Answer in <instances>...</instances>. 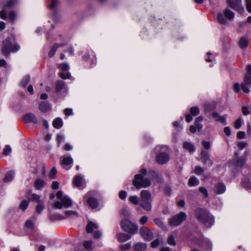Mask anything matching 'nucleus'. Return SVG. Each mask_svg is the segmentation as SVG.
Returning a JSON list of instances; mask_svg holds the SVG:
<instances>
[{"instance_id": "f257e3e1", "label": "nucleus", "mask_w": 251, "mask_h": 251, "mask_svg": "<svg viewBox=\"0 0 251 251\" xmlns=\"http://www.w3.org/2000/svg\"><path fill=\"white\" fill-rule=\"evenodd\" d=\"M139 172L140 174L135 175L132 181L133 185L137 189L150 186L151 184V180L155 179L157 181L161 180V177L155 171H147L146 169L142 168Z\"/></svg>"}, {"instance_id": "f03ea898", "label": "nucleus", "mask_w": 251, "mask_h": 251, "mask_svg": "<svg viewBox=\"0 0 251 251\" xmlns=\"http://www.w3.org/2000/svg\"><path fill=\"white\" fill-rule=\"evenodd\" d=\"M140 197L141 201L140 202L138 198L136 196L129 197V201L134 205L139 204L140 206L147 211H151L152 199L151 192L146 190H142L140 192Z\"/></svg>"}, {"instance_id": "7ed1b4c3", "label": "nucleus", "mask_w": 251, "mask_h": 251, "mask_svg": "<svg viewBox=\"0 0 251 251\" xmlns=\"http://www.w3.org/2000/svg\"><path fill=\"white\" fill-rule=\"evenodd\" d=\"M196 219L206 227H210L214 224V217L207 210L198 208L195 214Z\"/></svg>"}, {"instance_id": "20e7f679", "label": "nucleus", "mask_w": 251, "mask_h": 251, "mask_svg": "<svg viewBox=\"0 0 251 251\" xmlns=\"http://www.w3.org/2000/svg\"><path fill=\"white\" fill-rule=\"evenodd\" d=\"M18 0H9L3 5L2 9L0 12V18L3 20H6L8 16L10 21L13 22L16 18V15L10 9L17 3Z\"/></svg>"}, {"instance_id": "39448f33", "label": "nucleus", "mask_w": 251, "mask_h": 251, "mask_svg": "<svg viewBox=\"0 0 251 251\" xmlns=\"http://www.w3.org/2000/svg\"><path fill=\"white\" fill-rule=\"evenodd\" d=\"M20 47L16 44L14 37L7 38L3 43L2 52L5 56L9 54L11 51L16 52L19 50Z\"/></svg>"}, {"instance_id": "423d86ee", "label": "nucleus", "mask_w": 251, "mask_h": 251, "mask_svg": "<svg viewBox=\"0 0 251 251\" xmlns=\"http://www.w3.org/2000/svg\"><path fill=\"white\" fill-rule=\"evenodd\" d=\"M56 197L60 201L55 202L52 206L53 208L61 209L62 207L65 208L71 206L72 205L71 200L66 196H63L61 191H59L56 193Z\"/></svg>"}, {"instance_id": "0eeeda50", "label": "nucleus", "mask_w": 251, "mask_h": 251, "mask_svg": "<svg viewBox=\"0 0 251 251\" xmlns=\"http://www.w3.org/2000/svg\"><path fill=\"white\" fill-rule=\"evenodd\" d=\"M167 146H157L155 148L156 152H159L156 156V161L159 164H164L170 159L169 154L165 151L167 149Z\"/></svg>"}, {"instance_id": "6e6552de", "label": "nucleus", "mask_w": 251, "mask_h": 251, "mask_svg": "<svg viewBox=\"0 0 251 251\" xmlns=\"http://www.w3.org/2000/svg\"><path fill=\"white\" fill-rule=\"evenodd\" d=\"M234 17V13L228 9H225L223 12H219L217 20L219 24L223 25H226L228 20L231 21Z\"/></svg>"}, {"instance_id": "1a4fd4ad", "label": "nucleus", "mask_w": 251, "mask_h": 251, "mask_svg": "<svg viewBox=\"0 0 251 251\" xmlns=\"http://www.w3.org/2000/svg\"><path fill=\"white\" fill-rule=\"evenodd\" d=\"M121 226L123 229L129 234L133 235L137 233L138 226L128 219H123L121 222Z\"/></svg>"}, {"instance_id": "9d476101", "label": "nucleus", "mask_w": 251, "mask_h": 251, "mask_svg": "<svg viewBox=\"0 0 251 251\" xmlns=\"http://www.w3.org/2000/svg\"><path fill=\"white\" fill-rule=\"evenodd\" d=\"M84 203L87 204L91 209H96L98 207L99 202L93 195V192H89L86 194L83 197Z\"/></svg>"}, {"instance_id": "9b49d317", "label": "nucleus", "mask_w": 251, "mask_h": 251, "mask_svg": "<svg viewBox=\"0 0 251 251\" xmlns=\"http://www.w3.org/2000/svg\"><path fill=\"white\" fill-rule=\"evenodd\" d=\"M186 214L184 212H180L179 214L173 216L169 220V225L173 226H178L186 220Z\"/></svg>"}, {"instance_id": "f8f14e48", "label": "nucleus", "mask_w": 251, "mask_h": 251, "mask_svg": "<svg viewBox=\"0 0 251 251\" xmlns=\"http://www.w3.org/2000/svg\"><path fill=\"white\" fill-rule=\"evenodd\" d=\"M98 227L99 226L97 224L91 221H89L86 227V229L88 233H92V232H94V237L95 239H98L100 238L102 235L100 231H95V230L97 229Z\"/></svg>"}, {"instance_id": "ddd939ff", "label": "nucleus", "mask_w": 251, "mask_h": 251, "mask_svg": "<svg viewBox=\"0 0 251 251\" xmlns=\"http://www.w3.org/2000/svg\"><path fill=\"white\" fill-rule=\"evenodd\" d=\"M227 2L231 8L237 11L241 14H243L244 9L242 5L241 0H227Z\"/></svg>"}, {"instance_id": "4468645a", "label": "nucleus", "mask_w": 251, "mask_h": 251, "mask_svg": "<svg viewBox=\"0 0 251 251\" xmlns=\"http://www.w3.org/2000/svg\"><path fill=\"white\" fill-rule=\"evenodd\" d=\"M62 167L66 170L70 169L73 163V159L70 156H64L61 158Z\"/></svg>"}, {"instance_id": "2eb2a0df", "label": "nucleus", "mask_w": 251, "mask_h": 251, "mask_svg": "<svg viewBox=\"0 0 251 251\" xmlns=\"http://www.w3.org/2000/svg\"><path fill=\"white\" fill-rule=\"evenodd\" d=\"M201 159L204 164H207L209 167H211L213 165V161L210 159L209 153L206 151H201Z\"/></svg>"}, {"instance_id": "dca6fc26", "label": "nucleus", "mask_w": 251, "mask_h": 251, "mask_svg": "<svg viewBox=\"0 0 251 251\" xmlns=\"http://www.w3.org/2000/svg\"><path fill=\"white\" fill-rule=\"evenodd\" d=\"M140 232L141 235L145 240L150 241L153 238L152 233L146 227H142Z\"/></svg>"}, {"instance_id": "f3484780", "label": "nucleus", "mask_w": 251, "mask_h": 251, "mask_svg": "<svg viewBox=\"0 0 251 251\" xmlns=\"http://www.w3.org/2000/svg\"><path fill=\"white\" fill-rule=\"evenodd\" d=\"M197 243L207 251H211L212 250V243L207 238H202L200 241H198Z\"/></svg>"}, {"instance_id": "a211bd4d", "label": "nucleus", "mask_w": 251, "mask_h": 251, "mask_svg": "<svg viewBox=\"0 0 251 251\" xmlns=\"http://www.w3.org/2000/svg\"><path fill=\"white\" fill-rule=\"evenodd\" d=\"M242 186L251 192V172L246 176L242 181Z\"/></svg>"}, {"instance_id": "6ab92c4d", "label": "nucleus", "mask_w": 251, "mask_h": 251, "mask_svg": "<svg viewBox=\"0 0 251 251\" xmlns=\"http://www.w3.org/2000/svg\"><path fill=\"white\" fill-rule=\"evenodd\" d=\"M23 119L25 123H32L34 124H38V119L36 116L33 113H28L24 116Z\"/></svg>"}, {"instance_id": "aec40b11", "label": "nucleus", "mask_w": 251, "mask_h": 251, "mask_svg": "<svg viewBox=\"0 0 251 251\" xmlns=\"http://www.w3.org/2000/svg\"><path fill=\"white\" fill-rule=\"evenodd\" d=\"M226 190V187L225 184L222 182H219L216 184L214 186V191L217 195L223 194L225 192Z\"/></svg>"}, {"instance_id": "412c9836", "label": "nucleus", "mask_w": 251, "mask_h": 251, "mask_svg": "<svg viewBox=\"0 0 251 251\" xmlns=\"http://www.w3.org/2000/svg\"><path fill=\"white\" fill-rule=\"evenodd\" d=\"M39 109L41 112L46 113L51 109V105L47 101H42L39 104Z\"/></svg>"}, {"instance_id": "4be33fe9", "label": "nucleus", "mask_w": 251, "mask_h": 251, "mask_svg": "<svg viewBox=\"0 0 251 251\" xmlns=\"http://www.w3.org/2000/svg\"><path fill=\"white\" fill-rule=\"evenodd\" d=\"M66 45V44L65 43H60V44H54L50 48V51H49V54H48L49 56L50 57H52L54 55L58 48L60 47H63Z\"/></svg>"}, {"instance_id": "5701e85b", "label": "nucleus", "mask_w": 251, "mask_h": 251, "mask_svg": "<svg viewBox=\"0 0 251 251\" xmlns=\"http://www.w3.org/2000/svg\"><path fill=\"white\" fill-rule=\"evenodd\" d=\"M132 235H128L125 233H119L117 234V238L120 242H124L131 238Z\"/></svg>"}, {"instance_id": "b1692460", "label": "nucleus", "mask_w": 251, "mask_h": 251, "mask_svg": "<svg viewBox=\"0 0 251 251\" xmlns=\"http://www.w3.org/2000/svg\"><path fill=\"white\" fill-rule=\"evenodd\" d=\"M15 173L13 170L8 171L3 178V182L5 183L12 181L14 177Z\"/></svg>"}, {"instance_id": "393cba45", "label": "nucleus", "mask_w": 251, "mask_h": 251, "mask_svg": "<svg viewBox=\"0 0 251 251\" xmlns=\"http://www.w3.org/2000/svg\"><path fill=\"white\" fill-rule=\"evenodd\" d=\"M64 89H65V82L62 80L57 81L55 87V92L59 93Z\"/></svg>"}, {"instance_id": "a878e982", "label": "nucleus", "mask_w": 251, "mask_h": 251, "mask_svg": "<svg viewBox=\"0 0 251 251\" xmlns=\"http://www.w3.org/2000/svg\"><path fill=\"white\" fill-rule=\"evenodd\" d=\"M63 121L61 118L57 117L52 122V126L56 129H60L63 126Z\"/></svg>"}, {"instance_id": "bb28decb", "label": "nucleus", "mask_w": 251, "mask_h": 251, "mask_svg": "<svg viewBox=\"0 0 251 251\" xmlns=\"http://www.w3.org/2000/svg\"><path fill=\"white\" fill-rule=\"evenodd\" d=\"M249 43L248 39L246 37H241L238 42L239 47L242 49L247 47L249 45Z\"/></svg>"}, {"instance_id": "cd10ccee", "label": "nucleus", "mask_w": 251, "mask_h": 251, "mask_svg": "<svg viewBox=\"0 0 251 251\" xmlns=\"http://www.w3.org/2000/svg\"><path fill=\"white\" fill-rule=\"evenodd\" d=\"M183 147L185 150H188L190 152H194L195 151V148L193 144L190 142H184Z\"/></svg>"}, {"instance_id": "c85d7f7f", "label": "nucleus", "mask_w": 251, "mask_h": 251, "mask_svg": "<svg viewBox=\"0 0 251 251\" xmlns=\"http://www.w3.org/2000/svg\"><path fill=\"white\" fill-rule=\"evenodd\" d=\"M147 249V244L144 243H138L134 246L135 251H144Z\"/></svg>"}, {"instance_id": "c756f323", "label": "nucleus", "mask_w": 251, "mask_h": 251, "mask_svg": "<svg viewBox=\"0 0 251 251\" xmlns=\"http://www.w3.org/2000/svg\"><path fill=\"white\" fill-rule=\"evenodd\" d=\"M46 185V183L44 180L41 179H37L35 182V187L36 189L41 190Z\"/></svg>"}, {"instance_id": "7c9ffc66", "label": "nucleus", "mask_w": 251, "mask_h": 251, "mask_svg": "<svg viewBox=\"0 0 251 251\" xmlns=\"http://www.w3.org/2000/svg\"><path fill=\"white\" fill-rule=\"evenodd\" d=\"M203 120V117L202 116L198 117L195 121V126L197 127L198 130H201L202 128V125L201 122Z\"/></svg>"}, {"instance_id": "2f4dec72", "label": "nucleus", "mask_w": 251, "mask_h": 251, "mask_svg": "<svg viewBox=\"0 0 251 251\" xmlns=\"http://www.w3.org/2000/svg\"><path fill=\"white\" fill-rule=\"evenodd\" d=\"M82 180L83 177L80 175L76 176L73 180L74 185L76 187H79Z\"/></svg>"}, {"instance_id": "473e14b6", "label": "nucleus", "mask_w": 251, "mask_h": 251, "mask_svg": "<svg viewBox=\"0 0 251 251\" xmlns=\"http://www.w3.org/2000/svg\"><path fill=\"white\" fill-rule=\"evenodd\" d=\"M246 160L244 157H240L236 159L234 165L236 167H241L245 164Z\"/></svg>"}, {"instance_id": "72a5a7b5", "label": "nucleus", "mask_w": 251, "mask_h": 251, "mask_svg": "<svg viewBox=\"0 0 251 251\" xmlns=\"http://www.w3.org/2000/svg\"><path fill=\"white\" fill-rule=\"evenodd\" d=\"M199 180L195 176L191 177L188 181V185L190 186H196L199 184Z\"/></svg>"}, {"instance_id": "f704fd0d", "label": "nucleus", "mask_w": 251, "mask_h": 251, "mask_svg": "<svg viewBox=\"0 0 251 251\" xmlns=\"http://www.w3.org/2000/svg\"><path fill=\"white\" fill-rule=\"evenodd\" d=\"M27 197L29 200H32L36 202H39L40 199V196L35 194L29 193Z\"/></svg>"}, {"instance_id": "c9c22d12", "label": "nucleus", "mask_w": 251, "mask_h": 251, "mask_svg": "<svg viewBox=\"0 0 251 251\" xmlns=\"http://www.w3.org/2000/svg\"><path fill=\"white\" fill-rule=\"evenodd\" d=\"M30 76L29 75H25L22 80L20 85L23 87H25L29 82Z\"/></svg>"}, {"instance_id": "e433bc0d", "label": "nucleus", "mask_w": 251, "mask_h": 251, "mask_svg": "<svg viewBox=\"0 0 251 251\" xmlns=\"http://www.w3.org/2000/svg\"><path fill=\"white\" fill-rule=\"evenodd\" d=\"M190 113L192 115L196 116L198 115L200 113V109L197 106L192 107L190 109Z\"/></svg>"}, {"instance_id": "4c0bfd02", "label": "nucleus", "mask_w": 251, "mask_h": 251, "mask_svg": "<svg viewBox=\"0 0 251 251\" xmlns=\"http://www.w3.org/2000/svg\"><path fill=\"white\" fill-rule=\"evenodd\" d=\"M154 222L155 224L157 226H158L159 227H161V228H162L163 229H166V226L164 224V223H163L162 220H160V219H159V218H155L154 220Z\"/></svg>"}, {"instance_id": "58836bf2", "label": "nucleus", "mask_w": 251, "mask_h": 251, "mask_svg": "<svg viewBox=\"0 0 251 251\" xmlns=\"http://www.w3.org/2000/svg\"><path fill=\"white\" fill-rule=\"evenodd\" d=\"M59 75L61 78L64 79L70 78L71 77V74L69 72H67V71H61V72L59 74Z\"/></svg>"}, {"instance_id": "ea45409f", "label": "nucleus", "mask_w": 251, "mask_h": 251, "mask_svg": "<svg viewBox=\"0 0 251 251\" xmlns=\"http://www.w3.org/2000/svg\"><path fill=\"white\" fill-rule=\"evenodd\" d=\"M83 246L84 248L89 251H92V242L91 241H86L84 242Z\"/></svg>"}, {"instance_id": "a19ab883", "label": "nucleus", "mask_w": 251, "mask_h": 251, "mask_svg": "<svg viewBox=\"0 0 251 251\" xmlns=\"http://www.w3.org/2000/svg\"><path fill=\"white\" fill-rule=\"evenodd\" d=\"M29 204L28 201L23 200L19 205V208L22 210H25Z\"/></svg>"}, {"instance_id": "79ce46f5", "label": "nucleus", "mask_w": 251, "mask_h": 251, "mask_svg": "<svg viewBox=\"0 0 251 251\" xmlns=\"http://www.w3.org/2000/svg\"><path fill=\"white\" fill-rule=\"evenodd\" d=\"M57 173V170L55 167H53L50 171L49 174V177L50 179H54L55 177V176Z\"/></svg>"}, {"instance_id": "37998d69", "label": "nucleus", "mask_w": 251, "mask_h": 251, "mask_svg": "<svg viewBox=\"0 0 251 251\" xmlns=\"http://www.w3.org/2000/svg\"><path fill=\"white\" fill-rule=\"evenodd\" d=\"M243 123V120L242 118H238L234 123V127L237 129H239L241 127Z\"/></svg>"}, {"instance_id": "c03bdc74", "label": "nucleus", "mask_w": 251, "mask_h": 251, "mask_svg": "<svg viewBox=\"0 0 251 251\" xmlns=\"http://www.w3.org/2000/svg\"><path fill=\"white\" fill-rule=\"evenodd\" d=\"M66 218L72 217L74 216H78L77 213L74 211H66L65 212Z\"/></svg>"}, {"instance_id": "a18cd8bd", "label": "nucleus", "mask_w": 251, "mask_h": 251, "mask_svg": "<svg viewBox=\"0 0 251 251\" xmlns=\"http://www.w3.org/2000/svg\"><path fill=\"white\" fill-rule=\"evenodd\" d=\"M59 68L62 72L67 71L70 68L69 64L66 63L60 64L59 65Z\"/></svg>"}, {"instance_id": "49530a36", "label": "nucleus", "mask_w": 251, "mask_h": 251, "mask_svg": "<svg viewBox=\"0 0 251 251\" xmlns=\"http://www.w3.org/2000/svg\"><path fill=\"white\" fill-rule=\"evenodd\" d=\"M11 152V148L9 145H6L3 150V153L5 155H8Z\"/></svg>"}, {"instance_id": "de8ad7c7", "label": "nucleus", "mask_w": 251, "mask_h": 251, "mask_svg": "<svg viewBox=\"0 0 251 251\" xmlns=\"http://www.w3.org/2000/svg\"><path fill=\"white\" fill-rule=\"evenodd\" d=\"M58 2L57 0H51V3L49 5L50 9L54 10L58 5Z\"/></svg>"}, {"instance_id": "09e8293b", "label": "nucleus", "mask_w": 251, "mask_h": 251, "mask_svg": "<svg viewBox=\"0 0 251 251\" xmlns=\"http://www.w3.org/2000/svg\"><path fill=\"white\" fill-rule=\"evenodd\" d=\"M168 243L171 246H175L176 245V243L175 240V238L173 235H170L169 236L167 240Z\"/></svg>"}, {"instance_id": "8fccbe9b", "label": "nucleus", "mask_w": 251, "mask_h": 251, "mask_svg": "<svg viewBox=\"0 0 251 251\" xmlns=\"http://www.w3.org/2000/svg\"><path fill=\"white\" fill-rule=\"evenodd\" d=\"M34 223L31 220H27L25 223V226L26 228L33 229L34 228Z\"/></svg>"}, {"instance_id": "3c124183", "label": "nucleus", "mask_w": 251, "mask_h": 251, "mask_svg": "<svg viewBox=\"0 0 251 251\" xmlns=\"http://www.w3.org/2000/svg\"><path fill=\"white\" fill-rule=\"evenodd\" d=\"M248 85H249L246 84L245 82L242 83L241 85V88L242 91L246 93H249L250 92V89Z\"/></svg>"}, {"instance_id": "603ef678", "label": "nucleus", "mask_w": 251, "mask_h": 251, "mask_svg": "<svg viewBox=\"0 0 251 251\" xmlns=\"http://www.w3.org/2000/svg\"><path fill=\"white\" fill-rule=\"evenodd\" d=\"M244 82L248 85L251 84V75L250 74H246L244 78Z\"/></svg>"}, {"instance_id": "864d4df0", "label": "nucleus", "mask_w": 251, "mask_h": 251, "mask_svg": "<svg viewBox=\"0 0 251 251\" xmlns=\"http://www.w3.org/2000/svg\"><path fill=\"white\" fill-rule=\"evenodd\" d=\"M66 218V216H62L59 214H55L54 215H52L51 219L53 220H63Z\"/></svg>"}, {"instance_id": "5fc2aeb1", "label": "nucleus", "mask_w": 251, "mask_h": 251, "mask_svg": "<svg viewBox=\"0 0 251 251\" xmlns=\"http://www.w3.org/2000/svg\"><path fill=\"white\" fill-rule=\"evenodd\" d=\"M204 108L206 112H209L213 109L212 106L209 103H206L204 105Z\"/></svg>"}, {"instance_id": "6e6d98bb", "label": "nucleus", "mask_w": 251, "mask_h": 251, "mask_svg": "<svg viewBox=\"0 0 251 251\" xmlns=\"http://www.w3.org/2000/svg\"><path fill=\"white\" fill-rule=\"evenodd\" d=\"M216 121L220 123L226 125V117L220 115V116H219L218 118L216 119Z\"/></svg>"}, {"instance_id": "4d7b16f0", "label": "nucleus", "mask_w": 251, "mask_h": 251, "mask_svg": "<svg viewBox=\"0 0 251 251\" xmlns=\"http://www.w3.org/2000/svg\"><path fill=\"white\" fill-rule=\"evenodd\" d=\"M199 191L204 195L205 197H207L208 196V191L205 188L201 187L199 188Z\"/></svg>"}, {"instance_id": "13d9d810", "label": "nucleus", "mask_w": 251, "mask_h": 251, "mask_svg": "<svg viewBox=\"0 0 251 251\" xmlns=\"http://www.w3.org/2000/svg\"><path fill=\"white\" fill-rule=\"evenodd\" d=\"M202 145L205 150H209L211 147V144L209 142L206 141H202Z\"/></svg>"}, {"instance_id": "bf43d9fd", "label": "nucleus", "mask_w": 251, "mask_h": 251, "mask_svg": "<svg viewBox=\"0 0 251 251\" xmlns=\"http://www.w3.org/2000/svg\"><path fill=\"white\" fill-rule=\"evenodd\" d=\"M242 112L243 114L245 116L248 115L250 113L248 107L246 106H242Z\"/></svg>"}, {"instance_id": "052dcab7", "label": "nucleus", "mask_w": 251, "mask_h": 251, "mask_svg": "<svg viewBox=\"0 0 251 251\" xmlns=\"http://www.w3.org/2000/svg\"><path fill=\"white\" fill-rule=\"evenodd\" d=\"M247 10L251 13V0H245Z\"/></svg>"}, {"instance_id": "680f3d73", "label": "nucleus", "mask_w": 251, "mask_h": 251, "mask_svg": "<svg viewBox=\"0 0 251 251\" xmlns=\"http://www.w3.org/2000/svg\"><path fill=\"white\" fill-rule=\"evenodd\" d=\"M241 86L238 83H235L233 86V88L235 92L238 93L240 91Z\"/></svg>"}, {"instance_id": "e2e57ef3", "label": "nucleus", "mask_w": 251, "mask_h": 251, "mask_svg": "<svg viewBox=\"0 0 251 251\" xmlns=\"http://www.w3.org/2000/svg\"><path fill=\"white\" fill-rule=\"evenodd\" d=\"M130 248V245L129 244H126L120 246V249L122 251H126Z\"/></svg>"}, {"instance_id": "0e129e2a", "label": "nucleus", "mask_w": 251, "mask_h": 251, "mask_svg": "<svg viewBox=\"0 0 251 251\" xmlns=\"http://www.w3.org/2000/svg\"><path fill=\"white\" fill-rule=\"evenodd\" d=\"M203 172V169L200 167V166H197L195 168V173L198 175H200Z\"/></svg>"}, {"instance_id": "69168bd1", "label": "nucleus", "mask_w": 251, "mask_h": 251, "mask_svg": "<svg viewBox=\"0 0 251 251\" xmlns=\"http://www.w3.org/2000/svg\"><path fill=\"white\" fill-rule=\"evenodd\" d=\"M57 140L59 146L61 143L65 141V137L62 135H58L57 136Z\"/></svg>"}, {"instance_id": "338daca9", "label": "nucleus", "mask_w": 251, "mask_h": 251, "mask_svg": "<svg viewBox=\"0 0 251 251\" xmlns=\"http://www.w3.org/2000/svg\"><path fill=\"white\" fill-rule=\"evenodd\" d=\"M44 209V205L40 203L38 204L37 206H36V210L37 212L40 213Z\"/></svg>"}, {"instance_id": "774afa93", "label": "nucleus", "mask_w": 251, "mask_h": 251, "mask_svg": "<svg viewBox=\"0 0 251 251\" xmlns=\"http://www.w3.org/2000/svg\"><path fill=\"white\" fill-rule=\"evenodd\" d=\"M119 196L121 199L125 200L126 197L127 193L125 191H122L120 192Z\"/></svg>"}]
</instances>
